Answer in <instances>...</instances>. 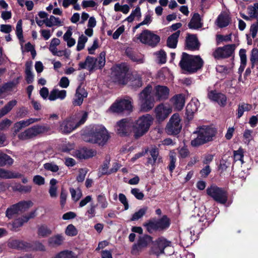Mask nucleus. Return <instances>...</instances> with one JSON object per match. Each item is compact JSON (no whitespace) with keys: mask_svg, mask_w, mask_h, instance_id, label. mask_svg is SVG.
<instances>
[{"mask_svg":"<svg viewBox=\"0 0 258 258\" xmlns=\"http://www.w3.org/2000/svg\"><path fill=\"white\" fill-rule=\"evenodd\" d=\"M109 136L107 131L102 125L93 126L90 132L84 135L83 140L86 142L104 145L108 141Z\"/></svg>","mask_w":258,"mask_h":258,"instance_id":"nucleus-4","label":"nucleus"},{"mask_svg":"<svg viewBox=\"0 0 258 258\" xmlns=\"http://www.w3.org/2000/svg\"><path fill=\"white\" fill-rule=\"evenodd\" d=\"M44 169L52 172H56L59 170V167L54 162L46 163L43 165Z\"/></svg>","mask_w":258,"mask_h":258,"instance_id":"nucleus-54","label":"nucleus"},{"mask_svg":"<svg viewBox=\"0 0 258 258\" xmlns=\"http://www.w3.org/2000/svg\"><path fill=\"white\" fill-rule=\"evenodd\" d=\"M230 21V18L226 14H221L216 20L217 26L220 28L227 26Z\"/></svg>","mask_w":258,"mask_h":258,"instance_id":"nucleus-30","label":"nucleus"},{"mask_svg":"<svg viewBox=\"0 0 258 258\" xmlns=\"http://www.w3.org/2000/svg\"><path fill=\"white\" fill-rule=\"evenodd\" d=\"M169 95V89L165 86L157 85L153 92L151 86L148 85L139 94V100L142 110L148 111L154 106L156 101L167 99Z\"/></svg>","mask_w":258,"mask_h":258,"instance_id":"nucleus-1","label":"nucleus"},{"mask_svg":"<svg viewBox=\"0 0 258 258\" xmlns=\"http://www.w3.org/2000/svg\"><path fill=\"white\" fill-rule=\"evenodd\" d=\"M180 33V31L178 30L169 36L167 40V45L169 47L172 48H175L176 47Z\"/></svg>","mask_w":258,"mask_h":258,"instance_id":"nucleus-29","label":"nucleus"},{"mask_svg":"<svg viewBox=\"0 0 258 258\" xmlns=\"http://www.w3.org/2000/svg\"><path fill=\"white\" fill-rule=\"evenodd\" d=\"M126 52L127 56L133 61L136 62L138 63H142L144 62V57L142 54H136L129 50H127Z\"/></svg>","mask_w":258,"mask_h":258,"instance_id":"nucleus-41","label":"nucleus"},{"mask_svg":"<svg viewBox=\"0 0 258 258\" xmlns=\"http://www.w3.org/2000/svg\"><path fill=\"white\" fill-rule=\"evenodd\" d=\"M23 128L18 122L14 123L12 128V135L17 136L20 140L25 141L33 138L38 135L46 133L50 131V127L47 125H34L24 131L19 133Z\"/></svg>","mask_w":258,"mask_h":258,"instance_id":"nucleus-2","label":"nucleus"},{"mask_svg":"<svg viewBox=\"0 0 258 258\" xmlns=\"http://www.w3.org/2000/svg\"><path fill=\"white\" fill-rule=\"evenodd\" d=\"M105 53L102 52L100 53L99 57L95 58L96 60V69H101L104 66L105 63Z\"/></svg>","mask_w":258,"mask_h":258,"instance_id":"nucleus-56","label":"nucleus"},{"mask_svg":"<svg viewBox=\"0 0 258 258\" xmlns=\"http://www.w3.org/2000/svg\"><path fill=\"white\" fill-rule=\"evenodd\" d=\"M194 134H197V137L191 140V145L193 147H198L212 141L216 134V130L214 128L203 126L194 132Z\"/></svg>","mask_w":258,"mask_h":258,"instance_id":"nucleus-6","label":"nucleus"},{"mask_svg":"<svg viewBox=\"0 0 258 258\" xmlns=\"http://www.w3.org/2000/svg\"><path fill=\"white\" fill-rule=\"evenodd\" d=\"M158 61L161 63H164L166 61V54L163 50H160L156 53Z\"/></svg>","mask_w":258,"mask_h":258,"instance_id":"nucleus-63","label":"nucleus"},{"mask_svg":"<svg viewBox=\"0 0 258 258\" xmlns=\"http://www.w3.org/2000/svg\"><path fill=\"white\" fill-rule=\"evenodd\" d=\"M147 211V207H144L135 212L131 218L132 221H136L142 218Z\"/></svg>","mask_w":258,"mask_h":258,"instance_id":"nucleus-49","label":"nucleus"},{"mask_svg":"<svg viewBox=\"0 0 258 258\" xmlns=\"http://www.w3.org/2000/svg\"><path fill=\"white\" fill-rule=\"evenodd\" d=\"M117 133L121 136H127L130 135L133 130V120L131 118H124L116 124Z\"/></svg>","mask_w":258,"mask_h":258,"instance_id":"nucleus-13","label":"nucleus"},{"mask_svg":"<svg viewBox=\"0 0 258 258\" xmlns=\"http://www.w3.org/2000/svg\"><path fill=\"white\" fill-rule=\"evenodd\" d=\"M172 243L164 237H159L154 242V251L157 255L164 253L165 248L171 247Z\"/></svg>","mask_w":258,"mask_h":258,"instance_id":"nucleus-15","label":"nucleus"},{"mask_svg":"<svg viewBox=\"0 0 258 258\" xmlns=\"http://www.w3.org/2000/svg\"><path fill=\"white\" fill-rule=\"evenodd\" d=\"M131 194L134 195L137 199L139 200H143L144 197V194L137 188L132 189Z\"/></svg>","mask_w":258,"mask_h":258,"instance_id":"nucleus-60","label":"nucleus"},{"mask_svg":"<svg viewBox=\"0 0 258 258\" xmlns=\"http://www.w3.org/2000/svg\"><path fill=\"white\" fill-rule=\"evenodd\" d=\"M13 162V159L10 156L0 152V166L11 165Z\"/></svg>","mask_w":258,"mask_h":258,"instance_id":"nucleus-40","label":"nucleus"},{"mask_svg":"<svg viewBox=\"0 0 258 258\" xmlns=\"http://www.w3.org/2000/svg\"><path fill=\"white\" fill-rule=\"evenodd\" d=\"M141 17V9L139 7H138L132 12L130 15L126 18V20L128 22H132L134 20L135 18H140Z\"/></svg>","mask_w":258,"mask_h":258,"instance_id":"nucleus-46","label":"nucleus"},{"mask_svg":"<svg viewBox=\"0 0 258 258\" xmlns=\"http://www.w3.org/2000/svg\"><path fill=\"white\" fill-rule=\"evenodd\" d=\"M171 111L172 109L170 107L163 104L159 105L155 108L157 118L160 121H162L167 118Z\"/></svg>","mask_w":258,"mask_h":258,"instance_id":"nucleus-18","label":"nucleus"},{"mask_svg":"<svg viewBox=\"0 0 258 258\" xmlns=\"http://www.w3.org/2000/svg\"><path fill=\"white\" fill-rule=\"evenodd\" d=\"M32 205V202L30 201L20 202L8 208L6 212V216L9 219H12L19 213L27 210Z\"/></svg>","mask_w":258,"mask_h":258,"instance_id":"nucleus-9","label":"nucleus"},{"mask_svg":"<svg viewBox=\"0 0 258 258\" xmlns=\"http://www.w3.org/2000/svg\"><path fill=\"white\" fill-rule=\"evenodd\" d=\"M53 258H77L71 251L64 250L57 254Z\"/></svg>","mask_w":258,"mask_h":258,"instance_id":"nucleus-47","label":"nucleus"},{"mask_svg":"<svg viewBox=\"0 0 258 258\" xmlns=\"http://www.w3.org/2000/svg\"><path fill=\"white\" fill-rule=\"evenodd\" d=\"M25 80L28 84H31L33 82L34 75L32 72L31 64L26 62L25 64Z\"/></svg>","mask_w":258,"mask_h":258,"instance_id":"nucleus-37","label":"nucleus"},{"mask_svg":"<svg viewBox=\"0 0 258 258\" xmlns=\"http://www.w3.org/2000/svg\"><path fill=\"white\" fill-rule=\"evenodd\" d=\"M153 119L151 115L147 114L140 117L135 123L133 124V130L136 139L143 136L148 131Z\"/></svg>","mask_w":258,"mask_h":258,"instance_id":"nucleus-7","label":"nucleus"},{"mask_svg":"<svg viewBox=\"0 0 258 258\" xmlns=\"http://www.w3.org/2000/svg\"><path fill=\"white\" fill-rule=\"evenodd\" d=\"M17 84V82H8L3 86L2 88V91H10L14 88H15Z\"/></svg>","mask_w":258,"mask_h":258,"instance_id":"nucleus-62","label":"nucleus"},{"mask_svg":"<svg viewBox=\"0 0 258 258\" xmlns=\"http://www.w3.org/2000/svg\"><path fill=\"white\" fill-rule=\"evenodd\" d=\"M67 96V91L64 90H59L57 89H53L50 92L48 99L50 101H54L56 99L63 100Z\"/></svg>","mask_w":258,"mask_h":258,"instance_id":"nucleus-23","label":"nucleus"},{"mask_svg":"<svg viewBox=\"0 0 258 258\" xmlns=\"http://www.w3.org/2000/svg\"><path fill=\"white\" fill-rule=\"evenodd\" d=\"M64 240V236L61 234H57L49 237L48 239V245L55 247L62 244Z\"/></svg>","mask_w":258,"mask_h":258,"instance_id":"nucleus-22","label":"nucleus"},{"mask_svg":"<svg viewBox=\"0 0 258 258\" xmlns=\"http://www.w3.org/2000/svg\"><path fill=\"white\" fill-rule=\"evenodd\" d=\"M146 227L147 230L149 233H152L153 231L159 230L156 221H151L144 224Z\"/></svg>","mask_w":258,"mask_h":258,"instance_id":"nucleus-50","label":"nucleus"},{"mask_svg":"<svg viewBox=\"0 0 258 258\" xmlns=\"http://www.w3.org/2000/svg\"><path fill=\"white\" fill-rule=\"evenodd\" d=\"M96 155V151L87 148H83L76 150L74 156L79 159H86Z\"/></svg>","mask_w":258,"mask_h":258,"instance_id":"nucleus-19","label":"nucleus"},{"mask_svg":"<svg viewBox=\"0 0 258 258\" xmlns=\"http://www.w3.org/2000/svg\"><path fill=\"white\" fill-rule=\"evenodd\" d=\"M188 26L189 28L191 29H198L203 26L200 15L198 13L194 14L188 24Z\"/></svg>","mask_w":258,"mask_h":258,"instance_id":"nucleus-26","label":"nucleus"},{"mask_svg":"<svg viewBox=\"0 0 258 258\" xmlns=\"http://www.w3.org/2000/svg\"><path fill=\"white\" fill-rule=\"evenodd\" d=\"M24 220L23 217L15 220L11 224V230L15 232L18 231L19 228L22 226L24 223L26 222Z\"/></svg>","mask_w":258,"mask_h":258,"instance_id":"nucleus-43","label":"nucleus"},{"mask_svg":"<svg viewBox=\"0 0 258 258\" xmlns=\"http://www.w3.org/2000/svg\"><path fill=\"white\" fill-rule=\"evenodd\" d=\"M180 118L178 114H174L171 117L166 126V131L169 134L176 135L181 129Z\"/></svg>","mask_w":258,"mask_h":258,"instance_id":"nucleus-14","label":"nucleus"},{"mask_svg":"<svg viewBox=\"0 0 258 258\" xmlns=\"http://www.w3.org/2000/svg\"><path fill=\"white\" fill-rule=\"evenodd\" d=\"M62 22L60 21L59 18L55 17L53 15L46 19V26L48 27L60 26L62 25Z\"/></svg>","mask_w":258,"mask_h":258,"instance_id":"nucleus-35","label":"nucleus"},{"mask_svg":"<svg viewBox=\"0 0 258 258\" xmlns=\"http://www.w3.org/2000/svg\"><path fill=\"white\" fill-rule=\"evenodd\" d=\"M17 101L13 100L9 101L3 108L0 109V118L7 114L17 104Z\"/></svg>","mask_w":258,"mask_h":258,"instance_id":"nucleus-36","label":"nucleus"},{"mask_svg":"<svg viewBox=\"0 0 258 258\" xmlns=\"http://www.w3.org/2000/svg\"><path fill=\"white\" fill-rule=\"evenodd\" d=\"M208 97L211 101L216 102L221 106H224L227 103V97L222 93H217L216 90H208Z\"/></svg>","mask_w":258,"mask_h":258,"instance_id":"nucleus-16","label":"nucleus"},{"mask_svg":"<svg viewBox=\"0 0 258 258\" xmlns=\"http://www.w3.org/2000/svg\"><path fill=\"white\" fill-rule=\"evenodd\" d=\"M198 110V106L195 102H190L186 107V114L188 119L192 118L193 115Z\"/></svg>","mask_w":258,"mask_h":258,"instance_id":"nucleus-33","label":"nucleus"},{"mask_svg":"<svg viewBox=\"0 0 258 258\" xmlns=\"http://www.w3.org/2000/svg\"><path fill=\"white\" fill-rule=\"evenodd\" d=\"M87 68L89 71L96 69V60L94 57L87 56L86 59Z\"/></svg>","mask_w":258,"mask_h":258,"instance_id":"nucleus-53","label":"nucleus"},{"mask_svg":"<svg viewBox=\"0 0 258 258\" xmlns=\"http://www.w3.org/2000/svg\"><path fill=\"white\" fill-rule=\"evenodd\" d=\"M173 106L177 110H181L185 104V98L182 94H177L172 98Z\"/></svg>","mask_w":258,"mask_h":258,"instance_id":"nucleus-27","label":"nucleus"},{"mask_svg":"<svg viewBox=\"0 0 258 258\" xmlns=\"http://www.w3.org/2000/svg\"><path fill=\"white\" fill-rule=\"evenodd\" d=\"M21 174L18 173H14L11 171L0 168V178L4 179L19 178Z\"/></svg>","mask_w":258,"mask_h":258,"instance_id":"nucleus-34","label":"nucleus"},{"mask_svg":"<svg viewBox=\"0 0 258 258\" xmlns=\"http://www.w3.org/2000/svg\"><path fill=\"white\" fill-rule=\"evenodd\" d=\"M77 228L73 225L69 224L65 230V234L69 236H75L78 234Z\"/></svg>","mask_w":258,"mask_h":258,"instance_id":"nucleus-48","label":"nucleus"},{"mask_svg":"<svg viewBox=\"0 0 258 258\" xmlns=\"http://www.w3.org/2000/svg\"><path fill=\"white\" fill-rule=\"evenodd\" d=\"M207 194L215 201L220 204H224L228 199L227 192L216 185H213L207 189Z\"/></svg>","mask_w":258,"mask_h":258,"instance_id":"nucleus-11","label":"nucleus"},{"mask_svg":"<svg viewBox=\"0 0 258 258\" xmlns=\"http://www.w3.org/2000/svg\"><path fill=\"white\" fill-rule=\"evenodd\" d=\"M235 48V44H228L218 47L213 52V56L218 59L229 57L233 55Z\"/></svg>","mask_w":258,"mask_h":258,"instance_id":"nucleus-12","label":"nucleus"},{"mask_svg":"<svg viewBox=\"0 0 258 258\" xmlns=\"http://www.w3.org/2000/svg\"><path fill=\"white\" fill-rule=\"evenodd\" d=\"M200 44L197 37L194 35H189L186 38V46L188 49L191 50H198Z\"/></svg>","mask_w":258,"mask_h":258,"instance_id":"nucleus-21","label":"nucleus"},{"mask_svg":"<svg viewBox=\"0 0 258 258\" xmlns=\"http://www.w3.org/2000/svg\"><path fill=\"white\" fill-rule=\"evenodd\" d=\"M156 222L159 230L168 228L170 224V220L166 216H163L162 218L157 220Z\"/></svg>","mask_w":258,"mask_h":258,"instance_id":"nucleus-39","label":"nucleus"},{"mask_svg":"<svg viewBox=\"0 0 258 258\" xmlns=\"http://www.w3.org/2000/svg\"><path fill=\"white\" fill-rule=\"evenodd\" d=\"M70 191L71 194L72 198L75 201H78L82 196V193L79 189L76 191L74 188H71L70 189Z\"/></svg>","mask_w":258,"mask_h":258,"instance_id":"nucleus-59","label":"nucleus"},{"mask_svg":"<svg viewBox=\"0 0 258 258\" xmlns=\"http://www.w3.org/2000/svg\"><path fill=\"white\" fill-rule=\"evenodd\" d=\"M51 233V230L46 225H41L38 227L37 234L40 237H47Z\"/></svg>","mask_w":258,"mask_h":258,"instance_id":"nucleus-38","label":"nucleus"},{"mask_svg":"<svg viewBox=\"0 0 258 258\" xmlns=\"http://www.w3.org/2000/svg\"><path fill=\"white\" fill-rule=\"evenodd\" d=\"M110 157H106L105 160L103 163L102 167L99 170V174L101 175L107 174L109 173L108 168L109 165L110 164Z\"/></svg>","mask_w":258,"mask_h":258,"instance_id":"nucleus-45","label":"nucleus"},{"mask_svg":"<svg viewBox=\"0 0 258 258\" xmlns=\"http://www.w3.org/2000/svg\"><path fill=\"white\" fill-rule=\"evenodd\" d=\"M247 13L250 17L256 18L258 16V3L253 4V6L247 8Z\"/></svg>","mask_w":258,"mask_h":258,"instance_id":"nucleus-42","label":"nucleus"},{"mask_svg":"<svg viewBox=\"0 0 258 258\" xmlns=\"http://www.w3.org/2000/svg\"><path fill=\"white\" fill-rule=\"evenodd\" d=\"M243 151L241 148H239L237 151H234L233 157L235 161H240L241 164L244 163L243 161Z\"/></svg>","mask_w":258,"mask_h":258,"instance_id":"nucleus-52","label":"nucleus"},{"mask_svg":"<svg viewBox=\"0 0 258 258\" xmlns=\"http://www.w3.org/2000/svg\"><path fill=\"white\" fill-rule=\"evenodd\" d=\"M96 206L97 205L94 204H90L86 213V215L89 219H91L95 216Z\"/></svg>","mask_w":258,"mask_h":258,"instance_id":"nucleus-57","label":"nucleus"},{"mask_svg":"<svg viewBox=\"0 0 258 258\" xmlns=\"http://www.w3.org/2000/svg\"><path fill=\"white\" fill-rule=\"evenodd\" d=\"M252 108V106L251 104L242 102L240 103L238 105V108L237 110V117L238 118H240L243 114L245 111H249Z\"/></svg>","mask_w":258,"mask_h":258,"instance_id":"nucleus-32","label":"nucleus"},{"mask_svg":"<svg viewBox=\"0 0 258 258\" xmlns=\"http://www.w3.org/2000/svg\"><path fill=\"white\" fill-rule=\"evenodd\" d=\"M87 40L88 38L83 35H82L79 37L77 46V51H81L84 48L85 44L87 41Z\"/></svg>","mask_w":258,"mask_h":258,"instance_id":"nucleus-55","label":"nucleus"},{"mask_svg":"<svg viewBox=\"0 0 258 258\" xmlns=\"http://www.w3.org/2000/svg\"><path fill=\"white\" fill-rule=\"evenodd\" d=\"M203 63L204 61L200 56L183 52L179 65L183 71L192 74L201 69Z\"/></svg>","mask_w":258,"mask_h":258,"instance_id":"nucleus-5","label":"nucleus"},{"mask_svg":"<svg viewBox=\"0 0 258 258\" xmlns=\"http://www.w3.org/2000/svg\"><path fill=\"white\" fill-rule=\"evenodd\" d=\"M130 74L128 68L125 64H116L114 67V83L122 85L127 84Z\"/></svg>","mask_w":258,"mask_h":258,"instance_id":"nucleus-8","label":"nucleus"},{"mask_svg":"<svg viewBox=\"0 0 258 258\" xmlns=\"http://www.w3.org/2000/svg\"><path fill=\"white\" fill-rule=\"evenodd\" d=\"M88 117V113L81 111L76 114L75 118L70 117L59 122V132L63 134L71 133L74 130L83 124Z\"/></svg>","mask_w":258,"mask_h":258,"instance_id":"nucleus-3","label":"nucleus"},{"mask_svg":"<svg viewBox=\"0 0 258 258\" xmlns=\"http://www.w3.org/2000/svg\"><path fill=\"white\" fill-rule=\"evenodd\" d=\"M88 95L87 92L83 88L79 86L76 90L73 103L75 106L81 105L85 98Z\"/></svg>","mask_w":258,"mask_h":258,"instance_id":"nucleus-20","label":"nucleus"},{"mask_svg":"<svg viewBox=\"0 0 258 258\" xmlns=\"http://www.w3.org/2000/svg\"><path fill=\"white\" fill-rule=\"evenodd\" d=\"M9 247L15 249H23L27 246V243L19 239H11L8 241Z\"/></svg>","mask_w":258,"mask_h":258,"instance_id":"nucleus-31","label":"nucleus"},{"mask_svg":"<svg viewBox=\"0 0 258 258\" xmlns=\"http://www.w3.org/2000/svg\"><path fill=\"white\" fill-rule=\"evenodd\" d=\"M150 154L151 156V158H148V164L154 165L156 163L162 162V158L159 157V150L156 147L152 148L150 150Z\"/></svg>","mask_w":258,"mask_h":258,"instance_id":"nucleus-24","label":"nucleus"},{"mask_svg":"<svg viewBox=\"0 0 258 258\" xmlns=\"http://www.w3.org/2000/svg\"><path fill=\"white\" fill-rule=\"evenodd\" d=\"M250 60L252 64V68L255 64H258V49L257 48H253L251 50Z\"/></svg>","mask_w":258,"mask_h":258,"instance_id":"nucleus-51","label":"nucleus"},{"mask_svg":"<svg viewBox=\"0 0 258 258\" xmlns=\"http://www.w3.org/2000/svg\"><path fill=\"white\" fill-rule=\"evenodd\" d=\"M170 163L168 166V168L171 172H172L175 168V163L176 162L175 153L173 152H170L169 154Z\"/></svg>","mask_w":258,"mask_h":258,"instance_id":"nucleus-58","label":"nucleus"},{"mask_svg":"<svg viewBox=\"0 0 258 258\" xmlns=\"http://www.w3.org/2000/svg\"><path fill=\"white\" fill-rule=\"evenodd\" d=\"M132 108V102L129 100H116L114 103V112H121L124 110L131 111Z\"/></svg>","mask_w":258,"mask_h":258,"instance_id":"nucleus-17","label":"nucleus"},{"mask_svg":"<svg viewBox=\"0 0 258 258\" xmlns=\"http://www.w3.org/2000/svg\"><path fill=\"white\" fill-rule=\"evenodd\" d=\"M130 78H129V85L132 86L134 88H139L141 87L142 85V81L140 76L137 74H131Z\"/></svg>","mask_w":258,"mask_h":258,"instance_id":"nucleus-28","label":"nucleus"},{"mask_svg":"<svg viewBox=\"0 0 258 258\" xmlns=\"http://www.w3.org/2000/svg\"><path fill=\"white\" fill-rule=\"evenodd\" d=\"M152 237L149 235H144L140 237L137 244L134 246L133 250L134 251L136 249L138 250L143 247L147 246L152 241Z\"/></svg>","mask_w":258,"mask_h":258,"instance_id":"nucleus-25","label":"nucleus"},{"mask_svg":"<svg viewBox=\"0 0 258 258\" xmlns=\"http://www.w3.org/2000/svg\"><path fill=\"white\" fill-rule=\"evenodd\" d=\"M137 39L145 44L151 47H155L160 42V37L153 32L146 29L142 31L137 37Z\"/></svg>","mask_w":258,"mask_h":258,"instance_id":"nucleus-10","label":"nucleus"},{"mask_svg":"<svg viewBox=\"0 0 258 258\" xmlns=\"http://www.w3.org/2000/svg\"><path fill=\"white\" fill-rule=\"evenodd\" d=\"M16 34L19 39L23 38V30L22 20H19L16 26Z\"/></svg>","mask_w":258,"mask_h":258,"instance_id":"nucleus-61","label":"nucleus"},{"mask_svg":"<svg viewBox=\"0 0 258 258\" xmlns=\"http://www.w3.org/2000/svg\"><path fill=\"white\" fill-rule=\"evenodd\" d=\"M13 189L16 191H18L23 193L30 192L32 190V186L30 185H23L21 184H16Z\"/></svg>","mask_w":258,"mask_h":258,"instance_id":"nucleus-44","label":"nucleus"},{"mask_svg":"<svg viewBox=\"0 0 258 258\" xmlns=\"http://www.w3.org/2000/svg\"><path fill=\"white\" fill-rule=\"evenodd\" d=\"M119 201L123 205L124 210H127L129 208L128 202L125 196L123 194H119L118 195Z\"/></svg>","mask_w":258,"mask_h":258,"instance_id":"nucleus-64","label":"nucleus"}]
</instances>
